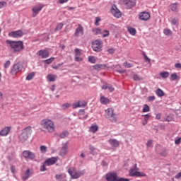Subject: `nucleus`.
Listing matches in <instances>:
<instances>
[{
	"label": "nucleus",
	"mask_w": 181,
	"mask_h": 181,
	"mask_svg": "<svg viewBox=\"0 0 181 181\" xmlns=\"http://www.w3.org/2000/svg\"><path fill=\"white\" fill-rule=\"evenodd\" d=\"M6 44L8 49H11V51L16 54H19V53H22V52L25 50V45H23V41L7 40H6Z\"/></svg>",
	"instance_id": "1"
},
{
	"label": "nucleus",
	"mask_w": 181,
	"mask_h": 181,
	"mask_svg": "<svg viewBox=\"0 0 181 181\" xmlns=\"http://www.w3.org/2000/svg\"><path fill=\"white\" fill-rule=\"evenodd\" d=\"M40 125L43 129H45L47 132H54L56 130V126L54 125V122L50 119H44L41 120Z\"/></svg>",
	"instance_id": "2"
},
{
	"label": "nucleus",
	"mask_w": 181,
	"mask_h": 181,
	"mask_svg": "<svg viewBox=\"0 0 181 181\" xmlns=\"http://www.w3.org/2000/svg\"><path fill=\"white\" fill-rule=\"evenodd\" d=\"M30 135H32V127L28 126L23 129L22 134L19 136L21 142H26L29 139Z\"/></svg>",
	"instance_id": "3"
},
{
	"label": "nucleus",
	"mask_w": 181,
	"mask_h": 181,
	"mask_svg": "<svg viewBox=\"0 0 181 181\" xmlns=\"http://www.w3.org/2000/svg\"><path fill=\"white\" fill-rule=\"evenodd\" d=\"M105 117L111 122H117V114L114 113V108L109 107L105 110Z\"/></svg>",
	"instance_id": "4"
},
{
	"label": "nucleus",
	"mask_w": 181,
	"mask_h": 181,
	"mask_svg": "<svg viewBox=\"0 0 181 181\" xmlns=\"http://www.w3.org/2000/svg\"><path fill=\"white\" fill-rule=\"evenodd\" d=\"M68 173L70 175L72 179H78L81 176L84 175V171H77L76 168H71L68 170Z\"/></svg>",
	"instance_id": "5"
},
{
	"label": "nucleus",
	"mask_w": 181,
	"mask_h": 181,
	"mask_svg": "<svg viewBox=\"0 0 181 181\" xmlns=\"http://www.w3.org/2000/svg\"><path fill=\"white\" fill-rule=\"evenodd\" d=\"M136 170H137L136 164H134V168H132L129 170V175L134 176L136 177H145L146 176V174L144 173L143 172H139Z\"/></svg>",
	"instance_id": "6"
},
{
	"label": "nucleus",
	"mask_w": 181,
	"mask_h": 181,
	"mask_svg": "<svg viewBox=\"0 0 181 181\" xmlns=\"http://www.w3.org/2000/svg\"><path fill=\"white\" fill-rule=\"evenodd\" d=\"M45 8V5L42 4H38L35 5L34 7L32 8V16L33 18H36L37 15H39V13Z\"/></svg>",
	"instance_id": "7"
},
{
	"label": "nucleus",
	"mask_w": 181,
	"mask_h": 181,
	"mask_svg": "<svg viewBox=\"0 0 181 181\" xmlns=\"http://www.w3.org/2000/svg\"><path fill=\"white\" fill-rule=\"evenodd\" d=\"M92 48L94 52H101V50H103V41L95 40L92 43Z\"/></svg>",
	"instance_id": "8"
},
{
	"label": "nucleus",
	"mask_w": 181,
	"mask_h": 181,
	"mask_svg": "<svg viewBox=\"0 0 181 181\" xmlns=\"http://www.w3.org/2000/svg\"><path fill=\"white\" fill-rule=\"evenodd\" d=\"M23 158H25V159H30V160L36 159V155L35 154V153L29 150H25L23 151Z\"/></svg>",
	"instance_id": "9"
},
{
	"label": "nucleus",
	"mask_w": 181,
	"mask_h": 181,
	"mask_svg": "<svg viewBox=\"0 0 181 181\" xmlns=\"http://www.w3.org/2000/svg\"><path fill=\"white\" fill-rule=\"evenodd\" d=\"M105 178L107 181H117L118 175L115 172L109 173L106 174Z\"/></svg>",
	"instance_id": "10"
},
{
	"label": "nucleus",
	"mask_w": 181,
	"mask_h": 181,
	"mask_svg": "<svg viewBox=\"0 0 181 181\" xmlns=\"http://www.w3.org/2000/svg\"><path fill=\"white\" fill-rule=\"evenodd\" d=\"M83 35H84V28L81 24H79L75 30L74 36L75 37H78L83 36Z\"/></svg>",
	"instance_id": "11"
},
{
	"label": "nucleus",
	"mask_w": 181,
	"mask_h": 181,
	"mask_svg": "<svg viewBox=\"0 0 181 181\" xmlns=\"http://www.w3.org/2000/svg\"><path fill=\"white\" fill-rule=\"evenodd\" d=\"M139 19L144 21H149L151 19V13L146 11L141 12L139 14Z\"/></svg>",
	"instance_id": "12"
},
{
	"label": "nucleus",
	"mask_w": 181,
	"mask_h": 181,
	"mask_svg": "<svg viewBox=\"0 0 181 181\" xmlns=\"http://www.w3.org/2000/svg\"><path fill=\"white\" fill-rule=\"evenodd\" d=\"M8 36L11 37H16V38L22 37V36H23V31H22V30L12 31L8 33Z\"/></svg>",
	"instance_id": "13"
},
{
	"label": "nucleus",
	"mask_w": 181,
	"mask_h": 181,
	"mask_svg": "<svg viewBox=\"0 0 181 181\" xmlns=\"http://www.w3.org/2000/svg\"><path fill=\"white\" fill-rule=\"evenodd\" d=\"M37 54L42 57V59H47L49 56H50V54L49 53V51L47 49H41L37 52Z\"/></svg>",
	"instance_id": "14"
},
{
	"label": "nucleus",
	"mask_w": 181,
	"mask_h": 181,
	"mask_svg": "<svg viewBox=\"0 0 181 181\" xmlns=\"http://www.w3.org/2000/svg\"><path fill=\"white\" fill-rule=\"evenodd\" d=\"M57 160H59V157H52L45 161V165H47V166H52V165L57 163Z\"/></svg>",
	"instance_id": "15"
},
{
	"label": "nucleus",
	"mask_w": 181,
	"mask_h": 181,
	"mask_svg": "<svg viewBox=\"0 0 181 181\" xmlns=\"http://www.w3.org/2000/svg\"><path fill=\"white\" fill-rule=\"evenodd\" d=\"M87 105V103L84 100H78V102L74 103L72 105L73 108H83V107H86Z\"/></svg>",
	"instance_id": "16"
},
{
	"label": "nucleus",
	"mask_w": 181,
	"mask_h": 181,
	"mask_svg": "<svg viewBox=\"0 0 181 181\" xmlns=\"http://www.w3.org/2000/svg\"><path fill=\"white\" fill-rule=\"evenodd\" d=\"M111 13L115 16V18H121L122 13L121 11L118 10L117 6H113L111 9Z\"/></svg>",
	"instance_id": "17"
},
{
	"label": "nucleus",
	"mask_w": 181,
	"mask_h": 181,
	"mask_svg": "<svg viewBox=\"0 0 181 181\" xmlns=\"http://www.w3.org/2000/svg\"><path fill=\"white\" fill-rule=\"evenodd\" d=\"M23 66L21 64H16L13 65V69L11 70V73L13 74H16V73H19L22 70Z\"/></svg>",
	"instance_id": "18"
},
{
	"label": "nucleus",
	"mask_w": 181,
	"mask_h": 181,
	"mask_svg": "<svg viewBox=\"0 0 181 181\" xmlns=\"http://www.w3.org/2000/svg\"><path fill=\"white\" fill-rule=\"evenodd\" d=\"M123 5H124L127 9H131V8H134L135 3L132 0H124Z\"/></svg>",
	"instance_id": "19"
},
{
	"label": "nucleus",
	"mask_w": 181,
	"mask_h": 181,
	"mask_svg": "<svg viewBox=\"0 0 181 181\" xmlns=\"http://www.w3.org/2000/svg\"><path fill=\"white\" fill-rule=\"evenodd\" d=\"M9 132H11V127H6L0 132V135L1 136H6V135H8V134H9Z\"/></svg>",
	"instance_id": "20"
},
{
	"label": "nucleus",
	"mask_w": 181,
	"mask_h": 181,
	"mask_svg": "<svg viewBox=\"0 0 181 181\" xmlns=\"http://www.w3.org/2000/svg\"><path fill=\"white\" fill-rule=\"evenodd\" d=\"M108 142L113 148H118L119 146V141L117 139H110Z\"/></svg>",
	"instance_id": "21"
},
{
	"label": "nucleus",
	"mask_w": 181,
	"mask_h": 181,
	"mask_svg": "<svg viewBox=\"0 0 181 181\" xmlns=\"http://www.w3.org/2000/svg\"><path fill=\"white\" fill-rule=\"evenodd\" d=\"M31 175H32V170L30 169H28L25 171L24 176H23V177H22L23 180H24V181L28 180V179H29V177H30Z\"/></svg>",
	"instance_id": "22"
},
{
	"label": "nucleus",
	"mask_w": 181,
	"mask_h": 181,
	"mask_svg": "<svg viewBox=\"0 0 181 181\" xmlns=\"http://www.w3.org/2000/svg\"><path fill=\"white\" fill-rule=\"evenodd\" d=\"M68 148L67 144H64L60 150L59 155H61V156H64L68 152Z\"/></svg>",
	"instance_id": "23"
},
{
	"label": "nucleus",
	"mask_w": 181,
	"mask_h": 181,
	"mask_svg": "<svg viewBox=\"0 0 181 181\" xmlns=\"http://www.w3.org/2000/svg\"><path fill=\"white\" fill-rule=\"evenodd\" d=\"M103 90H107L108 89L110 93H112L113 91H115V88H114V87H112V86H109L108 84H105L102 87Z\"/></svg>",
	"instance_id": "24"
},
{
	"label": "nucleus",
	"mask_w": 181,
	"mask_h": 181,
	"mask_svg": "<svg viewBox=\"0 0 181 181\" xmlns=\"http://www.w3.org/2000/svg\"><path fill=\"white\" fill-rule=\"evenodd\" d=\"M111 101L107 98H105L104 96L100 97V103L101 104H103L104 105H107V104H110Z\"/></svg>",
	"instance_id": "25"
},
{
	"label": "nucleus",
	"mask_w": 181,
	"mask_h": 181,
	"mask_svg": "<svg viewBox=\"0 0 181 181\" xmlns=\"http://www.w3.org/2000/svg\"><path fill=\"white\" fill-rule=\"evenodd\" d=\"M170 9L173 11V12H177V3H173L171 4L169 6Z\"/></svg>",
	"instance_id": "26"
},
{
	"label": "nucleus",
	"mask_w": 181,
	"mask_h": 181,
	"mask_svg": "<svg viewBox=\"0 0 181 181\" xmlns=\"http://www.w3.org/2000/svg\"><path fill=\"white\" fill-rule=\"evenodd\" d=\"M105 67H107L105 64H95L93 66L95 70H103V69H105Z\"/></svg>",
	"instance_id": "27"
},
{
	"label": "nucleus",
	"mask_w": 181,
	"mask_h": 181,
	"mask_svg": "<svg viewBox=\"0 0 181 181\" xmlns=\"http://www.w3.org/2000/svg\"><path fill=\"white\" fill-rule=\"evenodd\" d=\"M90 132H92L93 134H95V132H97V131H98V125H97V124H93V125L90 126Z\"/></svg>",
	"instance_id": "28"
},
{
	"label": "nucleus",
	"mask_w": 181,
	"mask_h": 181,
	"mask_svg": "<svg viewBox=\"0 0 181 181\" xmlns=\"http://www.w3.org/2000/svg\"><path fill=\"white\" fill-rule=\"evenodd\" d=\"M47 80H49L50 82L56 81V75L53 74H48L47 76Z\"/></svg>",
	"instance_id": "29"
},
{
	"label": "nucleus",
	"mask_w": 181,
	"mask_h": 181,
	"mask_svg": "<svg viewBox=\"0 0 181 181\" xmlns=\"http://www.w3.org/2000/svg\"><path fill=\"white\" fill-rule=\"evenodd\" d=\"M128 32L132 36H135L136 35V30L135 28H134L129 27L128 28Z\"/></svg>",
	"instance_id": "30"
},
{
	"label": "nucleus",
	"mask_w": 181,
	"mask_h": 181,
	"mask_svg": "<svg viewBox=\"0 0 181 181\" xmlns=\"http://www.w3.org/2000/svg\"><path fill=\"white\" fill-rule=\"evenodd\" d=\"M69 135V132L64 131L62 133L59 134V137L62 138V139H64V138H67V136Z\"/></svg>",
	"instance_id": "31"
},
{
	"label": "nucleus",
	"mask_w": 181,
	"mask_h": 181,
	"mask_svg": "<svg viewBox=\"0 0 181 181\" xmlns=\"http://www.w3.org/2000/svg\"><path fill=\"white\" fill-rule=\"evenodd\" d=\"M54 57H51L48 59H45L43 61V63H45V64H52V63H53V62H54Z\"/></svg>",
	"instance_id": "32"
},
{
	"label": "nucleus",
	"mask_w": 181,
	"mask_h": 181,
	"mask_svg": "<svg viewBox=\"0 0 181 181\" xmlns=\"http://www.w3.org/2000/svg\"><path fill=\"white\" fill-rule=\"evenodd\" d=\"M90 152L93 155H97L100 151L97 148H95L94 146H90Z\"/></svg>",
	"instance_id": "33"
},
{
	"label": "nucleus",
	"mask_w": 181,
	"mask_h": 181,
	"mask_svg": "<svg viewBox=\"0 0 181 181\" xmlns=\"http://www.w3.org/2000/svg\"><path fill=\"white\" fill-rule=\"evenodd\" d=\"M156 94H157L158 97H163V95H165L163 90L159 88L156 90Z\"/></svg>",
	"instance_id": "34"
},
{
	"label": "nucleus",
	"mask_w": 181,
	"mask_h": 181,
	"mask_svg": "<svg viewBox=\"0 0 181 181\" xmlns=\"http://www.w3.org/2000/svg\"><path fill=\"white\" fill-rule=\"evenodd\" d=\"M63 26H64V24L63 23H59L55 28L54 31L57 32L59 30H62V29H63Z\"/></svg>",
	"instance_id": "35"
},
{
	"label": "nucleus",
	"mask_w": 181,
	"mask_h": 181,
	"mask_svg": "<svg viewBox=\"0 0 181 181\" xmlns=\"http://www.w3.org/2000/svg\"><path fill=\"white\" fill-rule=\"evenodd\" d=\"M160 76L162 77V78H168L169 77V72L168 71H163L160 73Z\"/></svg>",
	"instance_id": "36"
},
{
	"label": "nucleus",
	"mask_w": 181,
	"mask_h": 181,
	"mask_svg": "<svg viewBox=\"0 0 181 181\" xmlns=\"http://www.w3.org/2000/svg\"><path fill=\"white\" fill-rule=\"evenodd\" d=\"M70 107H71V104L64 103L62 105L61 108H62V110H67V108H70Z\"/></svg>",
	"instance_id": "37"
},
{
	"label": "nucleus",
	"mask_w": 181,
	"mask_h": 181,
	"mask_svg": "<svg viewBox=\"0 0 181 181\" xmlns=\"http://www.w3.org/2000/svg\"><path fill=\"white\" fill-rule=\"evenodd\" d=\"M133 80H134V81H141V80H144V78H142V77L139 76L138 74H134L133 76Z\"/></svg>",
	"instance_id": "38"
},
{
	"label": "nucleus",
	"mask_w": 181,
	"mask_h": 181,
	"mask_svg": "<svg viewBox=\"0 0 181 181\" xmlns=\"http://www.w3.org/2000/svg\"><path fill=\"white\" fill-rule=\"evenodd\" d=\"M93 35H101L102 32L100 28H95L92 30Z\"/></svg>",
	"instance_id": "39"
},
{
	"label": "nucleus",
	"mask_w": 181,
	"mask_h": 181,
	"mask_svg": "<svg viewBox=\"0 0 181 181\" xmlns=\"http://www.w3.org/2000/svg\"><path fill=\"white\" fill-rule=\"evenodd\" d=\"M88 62L90 63H92L93 64H95V62H97V59L93 56H89L88 57Z\"/></svg>",
	"instance_id": "40"
},
{
	"label": "nucleus",
	"mask_w": 181,
	"mask_h": 181,
	"mask_svg": "<svg viewBox=\"0 0 181 181\" xmlns=\"http://www.w3.org/2000/svg\"><path fill=\"white\" fill-rule=\"evenodd\" d=\"M35 72H32L30 74H28L26 77V80L30 81L35 77Z\"/></svg>",
	"instance_id": "41"
},
{
	"label": "nucleus",
	"mask_w": 181,
	"mask_h": 181,
	"mask_svg": "<svg viewBox=\"0 0 181 181\" xmlns=\"http://www.w3.org/2000/svg\"><path fill=\"white\" fill-rule=\"evenodd\" d=\"M164 34L165 35V36H172V30H170V29H165Z\"/></svg>",
	"instance_id": "42"
},
{
	"label": "nucleus",
	"mask_w": 181,
	"mask_h": 181,
	"mask_svg": "<svg viewBox=\"0 0 181 181\" xmlns=\"http://www.w3.org/2000/svg\"><path fill=\"white\" fill-rule=\"evenodd\" d=\"M40 149L42 153H46L47 152V147L46 146H41Z\"/></svg>",
	"instance_id": "43"
},
{
	"label": "nucleus",
	"mask_w": 181,
	"mask_h": 181,
	"mask_svg": "<svg viewBox=\"0 0 181 181\" xmlns=\"http://www.w3.org/2000/svg\"><path fill=\"white\" fill-rule=\"evenodd\" d=\"M150 108L149 105L145 104L143 107V112H149Z\"/></svg>",
	"instance_id": "44"
},
{
	"label": "nucleus",
	"mask_w": 181,
	"mask_h": 181,
	"mask_svg": "<svg viewBox=\"0 0 181 181\" xmlns=\"http://www.w3.org/2000/svg\"><path fill=\"white\" fill-rule=\"evenodd\" d=\"M7 6H8V3H6V1L0 2V9H2V8H6Z\"/></svg>",
	"instance_id": "45"
},
{
	"label": "nucleus",
	"mask_w": 181,
	"mask_h": 181,
	"mask_svg": "<svg viewBox=\"0 0 181 181\" xmlns=\"http://www.w3.org/2000/svg\"><path fill=\"white\" fill-rule=\"evenodd\" d=\"M103 37H107V36H110V31L105 30L103 33Z\"/></svg>",
	"instance_id": "46"
},
{
	"label": "nucleus",
	"mask_w": 181,
	"mask_h": 181,
	"mask_svg": "<svg viewBox=\"0 0 181 181\" xmlns=\"http://www.w3.org/2000/svg\"><path fill=\"white\" fill-rule=\"evenodd\" d=\"M124 67H125V69H131V67H132V65L129 63H128L127 62H125L123 64Z\"/></svg>",
	"instance_id": "47"
},
{
	"label": "nucleus",
	"mask_w": 181,
	"mask_h": 181,
	"mask_svg": "<svg viewBox=\"0 0 181 181\" xmlns=\"http://www.w3.org/2000/svg\"><path fill=\"white\" fill-rule=\"evenodd\" d=\"M75 56H81V50L78 48L75 49Z\"/></svg>",
	"instance_id": "48"
},
{
	"label": "nucleus",
	"mask_w": 181,
	"mask_h": 181,
	"mask_svg": "<svg viewBox=\"0 0 181 181\" xmlns=\"http://www.w3.org/2000/svg\"><path fill=\"white\" fill-rule=\"evenodd\" d=\"M46 166H47V165H45L44 162L43 165L40 167V171L45 172V170H47Z\"/></svg>",
	"instance_id": "49"
},
{
	"label": "nucleus",
	"mask_w": 181,
	"mask_h": 181,
	"mask_svg": "<svg viewBox=\"0 0 181 181\" xmlns=\"http://www.w3.org/2000/svg\"><path fill=\"white\" fill-rule=\"evenodd\" d=\"M143 117H144V121L148 122V120L151 118V115H143Z\"/></svg>",
	"instance_id": "50"
},
{
	"label": "nucleus",
	"mask_w": 181,
	"mask_h": 181,
	"mask_svg": "<svg viewBox=\"0 0 181 181\" xmlns=\"http://www.w3.org/2000/svg\"><path fill=\"white\" fill-rule=\"evenodd\" d=\"M75 62H83V58L78 56H75Z\"/></svg>",
	"instance_id": "51"
},
{
	"label": "nucleus",
	"mask_w": 181,
	"mask_h": 181,
	"mask_svg": "<svg viewBox=\"0 0 181 181\" xmlns=\"http://www.w3.org/2000/svg\"><path fill=\"white\" fill-rule=\"evenodd\" d=\"M11 66V61H6V62L4 64V69H8Z\"/></svg>",
	"instance_id": "52"
},
{
	"label": "nucleus",
	"mask_w": 181,
	"mask_h": 181,
	"mask_svg": "<svg viewBox=\"0 0 181 181\" xmlns=\"http://www.w3.org/2000/svg\"><path fill=\"white\" fill-rule=\"evenodd\" d=\"M171 78L172 80H177V74H171Z\"/></svg>",
	"instance_id": "53"
},
{
	"label": "nucleus",
	"mask_w": 181,
	"mask_h": 181,
	"mask_svg": "<svg viewBox=\"0 0 181 181\" xmlns=\"http://www.w3.org/2000/svg\"><path fill=\"white\" fill-rule=\"evenodd\" d=\"M160 155L161 156H168V151L166 150H164L160 153Z\"/></svg>",
	"instance_id": "54"
},
{
	"label": "nucleus",
	"mask_w": 181,
	"mask_h": 181,
	"mask_svg": "<svg viewBox=\"0 0 181 181\" xmlns=\"http://www.w3.org/2000/svg\"><path fill=\"white\" fill-rule=\"evenodd\" d=\"M172 25H177V20L176 18H173L171 21Z\"/></svg>",
	"instance_id": "55"
},
{
	"label": "nucleus",
	"mask_w": 181,
	"mask_h": 181,
	"mask_svg": "<svg viewBox=\"0 0 181 181\" xmlns=\"http://www.w3.org/2000/svg\"><path fill=\"white\" fill-rule=\"evenodd\" d=\"M152 144H153V141L152 140H149L147 144H146V146H148V148H151V146H152Z\"/></svg>",
	"instance_id": "56"
},
{
	"label": "nucleus",
	"mask_w": 181,
	"mask_h": 181,
	"mask_svg": "<svg viewBox=\"0 0 181 181\" xmlns=\"http://www.w3.org/2000/svg\"><path fill=\"white\" fill-rule=\"evenodd\" d=\"M116 181H129V179L121 177V178H117Z\"/></svg>",
	"instance_id": "57"
},
{
	"label": "nucleus",
	"mask_w": 181,
	"mask_h": 181,
	"mask_svg": "<svg viewBox=\"0 0 181 181\" xmlns=\"http://www.w3.org/2000/svg\"><path fill=\"white\" fill-rule=\"evenodd\" d=\"M180 142H181V137L178 138L177 139H176L175 141V145H179L180 144Z\"/></svg>",
	"instance_id": "58"
},
{
	"label": "nucleus",
	"mask_w": 181,
	"mask_h": 181,
	"mask_svg": "<svg viewBox=\"0 0 181 181\" xmlns=\"http://www.w3.org/2000/svg\"><path fill=\"white\" fill-rule=\"evenodd\" d=\"M107 52H108V53H110V54H112L115 52V50L114 49H112V48H110V49H109L107 50Z\"/></svg>",
	"instance_id": "59"
},
{
	"label": "nucleus",
	"mask_w": 181,
	"mask_h": 181,
	"mask_svg": "<svg viewBox=\"0 0 181 181\" xmlns=\"http://www.w3.org/2000/svg\"><path fill=\"white\" fill-rule=\"evenodd\" d=\"M175 69H181V64L180 63H177L175 64Z\"/></svg>",
	"instance_id": "60"
},
{
	"label": "nucleus",
	"mask_w": 181,
	"mask_h": 181,
	"mask_svg": "<svg viewBox=\"0 0 181 181\" xmlns=\"http://www.w3.org/2000/svg\"><path fill=\"white\" fill-rule=\"evenodd\" d=\"M100 21H101V18L97 17V18H96L95 23V24L96 25V26H98V22H100Z\"/></svg>",
	"instance_id": "61"
},
{
	"label": "nucleus",
	"mask_w": 181,
	"mask_h": 181,
	"mask_svg": "<svg viewBox=\"0 0 181 181\" xmlns=\"http://www.w3.org/2000/svg\"><path fill=\"white\" fill-rule=\"evenodd\" d=\"M181 177V172L178 173L176 175H175V179H180Z\"/></svg>",
	"instance_id": "62"
},
{
	"label": "nucleus",
	"mask_w": 181,
	"mask_h": 181,
	"mask_svg": "<svg viewBox=\"0 0 181 181\" xmlns=\"http://www.w3.org/2000/svg\"><path fill=\"white\" fill-rule=\"evenodd\" d=\"M11 170L12 173H15L16 172V170H15V167L13 165L11 166Z\"/></svg>",
	"instance_id": "63"
},
{
	"label": "nucleus",
	"mask_w": 181,
	"mask_h": 181,
	"mask_svg": "<svg viewBox=\"0 0 181 181\" xmlns=\"http://www.w3.org/2000/svg\"><path fill=\"white\" fill-rule=\"evenodd\" d=\"M153 100H155V96L148 97V101H153Z\"/></svg>",
	"instance_id": "64"
}]
</instances>
